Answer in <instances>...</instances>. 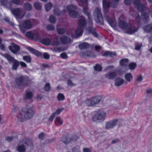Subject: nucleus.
<instances>
[{
  "label": "nucleus",
  "instance_id": "obj_31",
  "mask_svg": "<svg viewBox=\"0 0 152 152\" xmlns=\"http://www.w3.org/2000/svg\"><path fill=\"white\" fill-rule=\"evenodd\" d=\"M13 61H12L11 62L13 63L12 66V69L13 70H16L17 69L18 66L19 65V63L15 59Z\"/></svg>",
  "mask_w": 152,
  "mask_h": 152
},
{
  "label": "nucleus",
  "instance_id": "obj_17",
  "mask_svg": "<svg viewBox=\"0 0 152 152\" xmlns=\"http://www.w3.org/2000/svg\"><path fill=\"white\" fill-rule=\"evenodd\" d=\"M11 45L9 46L10 50L14 54H16L20 50V47L14 43H12Z\"/></svg>",
  "mask_w": 152,
  "mask_h": 152
},
{
  "label": "nucleus",
  "instance_id": "obj_21",
  "mask_svg": "<svg viewBox=\"0 0 152 152\" xmlns=\"http://www.w3.org/2000/svg\"><path fill=\"white\" fill-rule=\"evenodd\" d=\"M128 64L129 60L127 58L122 59L120 61V64L123 67H127Z\"/></svg>",
  "mask_w": 152,
  "mask_h": 152
},
{
  "label": "nucleus",
  "instance_id": "obj_60",
  "mask_svg": "<svg viewBox=\"0 0 152 152\" xmlns=\"http://www.w3.org/2000/svg\"><path fill=\"white\" fill-rule=\"evenodd\" d=\"M5 46L3 44H1L0 45V49L2 51H4L5 50Z\"/></svg>",
  "mask_w": 152,
  "mask_h": 152
},
{
  "label": "nucleus",
  "instance_id": "obj_49",
  "mask_svg": "<svg viewBox=\"0 0 152 152\" xmlns=\"http://www.w3.org/2000/svg\"><path fill=\"white\" fill-rule=\"evenodd\" d=\"M47 28L49 31H52L55 29L54 26L52 25H49L47 26Z\"/></svg>",
  "mask_w": 152,
  "mask_h": 152
},
{
  "label": "nucleus",
  "instance_id": "obj_15",
  "mask_svg": "<svg viewBox=\"0 0 152 152\" xmlns=\"http://www.w3.org/2000/svg\"><path fill=\"white\" fill-rule=\"evenodd\" d=\"M133 3L139 11L142 12L145 10L146 8L145 5L141 4L140 0H133Z\"/></svg>",
  "mask_w": 152,
  "mask_h": 152
},
{
  "label": "nucleus",
  "instance_id": "obj_43",
  "mask_svg": "<svg viewBox=\"0 0 152 152\" xmlns=\"http://www.w3.org/2000/svg\"><path fill=\"white\" fill-rule=\"evenodd\" d=\"M136 65V63H132L129 64V66L130 69L132 70L135 69Z\"/></svg>",
  "mask_w": 152,
  "mask_h": 152
},
{
  "label": "nucleus",
  "instance_id": "obj_44",
  "mask_svg": "<svg viewBox=\"0 0 152 152\" xmlns=\"http://www.w3.org/2000/svg\"><path fill=\"white\" fill-rule=\"evenodd\" d=\"M102 67L99 64H97L94 67L95 70L98 71H100L102 69Z\"/></svg>",
  "mask_w": 152,
  "mask_h": 152
},
{
  "label": "nucleus",
  "instance_id": "obj_4",
  "mask_svg": "<svg viewBox=\"0 0 152 152\" xmlns=\"http://www.w3.org/2000/svg\"><path fill=\"white\" fill-rule=\"evenodd\" d=\"M78 25L79 27L77 28L75 31V34L77 37L82 35L83 32L82 28L86 26V20L84 17L81 16V18L78 22Z\"/></svg>",
  "mask_w": 152,
  "mask_h": 152
},
{
  "label": "nucleus",
  "instance_id": "obj_32",
  "mask_svg": "<svg viewBox=\"0 0 152 152\" xmlns=\"http://www.w3.org/2000/svg\"><path fill=\"white\" fill-rule=\"evenodd\" d=\"M142 19L144 20L148 21L149 19V14L148 13H144L142 15Z\"/></svg>",
  "mask_w": 152,
  "mask_h": 152
},
{
  "label": "nucleus",
  "instance_id": "obj_8",
  "mask_svg": "<svg viewBox=\"0 0 152 152\" xmlns=\"http://www.w3.org/2000/svg\"><path fill=\"white\" fill-rule=\"evenodd\" d=\"M119 0H111V2L110 4L109 0H103L102 4L104 12L106 13L107 12L110 5L113 8H115L117 6Z\"/></svg>",
  "mask_w": 152,
  "mask_h": 152
},
{
  "label": "nucleus",
  "instance_id": "obj_13",
  "mask_svg": "<svg viewBox=\"0 0 152 152\" xmlns=\"http://www.w3.org/2000/svg\"><path fill=\"white\" fill-rule=\"evenodd\" d=\"M12 13L16 16V18L22 19L24 16L25 13H23L19 8L10 10Z\"/></svg>",
  "mask_w": 152,
  "mask_h": 152
},
{
  "label": "nucleus",
  "instance_id": "obj_52",
  "mask_svg": "<svg viewBox=\"0 0 152 152\" xmlns=\"http://www.w3.org/2000/svg\"><path fill=\"white\" fill-rule=\"evenodd\" d=\"M63 110V108L61 109H57L53 113V114H54V115H58Z\"/></svg>",
  "mask_w": 152,
  "mask_h": 152
},
{
  "label": "nucleus",
  "instance_id": "obj_48",
  "mask_svg": "<svg viewBox=\"0 0 152 152\" xmlns=\"http://www.w3.org/2000/svg\"><path fill=\"white\" fill-rule=\"evenodd\" d=\"M26 96L28 99H30L32 97V94L30 92L27 91L26 93Z\"/></svg>",
  "mask_w": 152,
  "mask_h": 152
},
{
  "label": "nucleus",
  "instance_id": "obj_47",
  "mask_svg": "<svg viewBox=\"0 0 152 152\" xmlns=\"http://www.w3.org/2000/svg\"><path fill=\"white\" fill-rule=\"evenodd\" d=\"M39 37V33L36 31L33 32V39H38Z\"/></svg>",
  "mask_w": 152,
  "mask_h": 152
},
{
  "label": "nucleus",
  "instance_id": "obj_28",
  "mask_svg": "<svg viewBox=\"0 0 152 152\" xmlns=\"http://www.w3.org/2000/svg\"><path fill=\"white\" fill-rule=\"evenodd\" d=\"M4 56L10 62L13 61L15 59L14 58L12 57L10 55L7 53H6L4 54Z\"/></svg>",
  "mask_w": 152,
  "mask_h": 152
},
{
  "label": "nucleus",
  "instance_id": "obj_19",
  "mask_svg": "<svg viewBox=\"0 0 152 152\" xmlns=\"http://www.w3.org/2000/svg\"><path fill=\"white\" fill-rule=\"evenodd\" d=\"M60 39L61 43L62 44H66L70 42L72 40L69 38H67L66 36L63 35L60 38Z\"/></svg>",
  "mask_w": 152,
  "mask_h": 152
},
{
  "label": "nucleus",
  "instance_id": "obj_11",
  "mask_svg": "<svg viewBox=\"0 0 152 152\" xmlns=\"http://www.w3.org/2000/svg\"><path fill=\"white\" fill-rule=\"evenodd\" d=\"M78 137L75 135L70 136H64L62 138L61 141L65 144L67 145L69 143L75 141Z\"/></svg>",
  "mask_w": 152,
  "mask_h": 152
},
{
  "label": "nucleus",
  "instance_id": "obj_18",
  "mask_svg": "<svg viewBox=\"0 0 152 152\" xmlns=\"http://www.w3.org/2000/svg\"><path fill=\"white\" fill-rule=\"evenodd\" d=\"M27 48L28 50L30 51L32 53L34 54L37 56H41L42 55L41 53L35 49L31 48L30 47H28Z\"/></svg>",
  "mask_w": 152,
  "mask_h": 152
},
{
  "label": "nucleus",
  "instance_id": "obj_26",
  "mask_svg": "<svg viewBox=\"0 0 152 152\" xmlns=\"http://www.w3.org/2000/svg\"><path fill=\"white\" fill-rule=\"evenodd\" d=\"M90 45L86 42H84L82 43L79 45V48L80 49H83L85 48H87L89 47Z\"/></svg>",
  "mask_w": 152,
  "mask_h": 152
},
{
  "label": "nucleus",
  "instance_id": "obj_42",
  "mask_svg": "<svg viewBox=\"0 0 152 152\" xmlns=\"http://www.w3.org/2000/svg\"><path fill=\"white\" fill-rule=\"evenodd\" d=\"M34 7L35 9L38 10H40L41 9V5L38 3L36 2L34 4Z\"/></svg>",
  "mask_w": 152,
  "mask_h": 152
},
{
  "label": "nucleus",
  "instance_id": "obj_64",
  "mask_svg": "<svg viewBox=\"0 0 152 152\" xmlns=\"http://www.w3.org/2000/svg\"><path fill=\"white\" fill-rule=\"evenodd\" d=\"M83 152H91V149L88 148H85L83 149Z\"/></svg>",
  "mask_w": 152,
  "mask_h": 152
},
{
  "label": "nucleus",
  "instance_id": "obj_20",
  "mask_svg": "<svg viewBox=\"0 0 152 152\" xmlns=\"http://www.w3.org/2000/svg\"><path fill=\"white\" fill-rule=\"evenodd\" d=\"M106 16V15H105L107 21L109 24L112 27L114 26L116 24L115 19L114 18H111L108 16Z\"/></svg>",
  "mask_w": 152,
  "mask_h": 152
},
{
  "label": "nucleus",
  "instance_id": "obj_57",
  "mask_svg": "<svg viewBox=\"0 0 152 152\" xmlns=\"http://www.w3.org/2000/svg\"><path fill=\"white\" fill-rule=\"evenodd\" d=\"M44 137V134L43 133H41L39 135V138L41 140L43 139Z\"/></svg>",
  "mask_w": 152,
  "mask_h": 152
},
{
  "label": "nucleus",
  "instance_id": "obj_55",
  "mask_svg": "<svg viewBox=\"0 0 152 152\" xmlns=\"http://www.w3.org/2000/svg\"><path fill=\"white\" fill-rule=\"evenodd\" d=\"M43 56L44 58L46 59H48L50 58L49 55L47 53H44Z\"/></svg>",
  "mask_w": 152,
  "mask_h": 152
},
{
  "label": "nucleus",
  "instance_id": "obj_24",
  "mask_svg": "<svg viewBox=\"0 0 152 152\" xmlns=\"http://www.w3.org/2000/svg\"><path fill=\"white\" fill-rule=\"evenodd\" d=\"M125 78L128 82H130L133 78L132 74L130 73H128L125 74Z\"/></svg>",
  "mask_w": 152,
  "mask_h": 152
},
{
  "label": "nucleus",
  "instance_id": "obj_16",
  "mask_svg": "<svg viewBox=\"0 0 152 152\" xmlns=\"http://www.w3.org/2000/svg\"><path fill=\"white\" fill-rule=\"evenodd\" d=\"M118 122L117 119H114L107 122L106 123L105 128L107 129H111L116 125Z\"/></svg>",
  "mask_w": 152,
  "mask_h": 152
},
{
  "label": "nucleus",
  "instance_id": "obj_39",
  "mask_svg": "<svg viewBox=\"0 0 152 152\" xmlns=\"http://www.w3.org/2000/svg\"><path fill=\"white\" fill-rule=\"evenodd\" d=\"M23 59L27 63H30L31 61V58L29 56H25L23 57Z\"/></svg>",
  "mask_w": 152,
  "mask_h": 152
},
{
  "label": "nucleus",
  "instance_id": "obj_35",
  "mask_svg": "<svg viewBox=\"0 0 152 152\" xmlns=\"http://www.w3.org/2000/svg\"><path fill=\"white\" fill-rule=\"evenodd\" d=\"M24 7L25 9L27 11H29L32 9L31 6L28 3H25L24 5Z\"/></svg>",
  "mask_w": 152,
  "mask_h": 152
},
{
  "label": "nucleus",
  "instance_id": "obj_41",
  "mask_svg": "<svg viewBox=\"0 0 152 152\" xmlns=\"http://www.w3.org/2000/svg\"><path fill=\"white\" fill-rule=\"evenodd\" d=\"M52 5L50 3H48L45 5V8L46 11H48L52 7Z\"/></svg>",
  "mask_w": 152,
  "mask_h": 152
},
{
  "label": "nucleus",
  "instance_id": "obj_30",
  "mask_svg": "<svg viewBox=\"0 0 152 152\" xmlns=\"http://www.w3.org/2000/svg\"><path fill=\"white\" fill-rule=\"evenodd\" d=\"M133 17H135V20L137 23H139L140 21L141 20V18L140 15L137 12H134L133 14L132 15Z\"/></svg>",
  "mask_w": 152,
  "mask_h": 152
},
{
  "label": "nucleus",
  "instance_id": "obj_23",
  "mask_svg": "<svg viewBox=\"0 0 152 152\" xmlns=\"http://www.w3.org/2000/svg\"><path fill=\"white\" fill-rule=\"evenodd\" d=\"M80 55L85 57H91L94 56L93 53L89 51L82 52L80 53Z\"/></svg>",
  "mask_w": 152,
  "mask_h": 152
},
{
  "label": "nucleus",
  "instance_id": "obj_54",
  "mask_svg": "<svg viewBox=\"0 0 152 152\" xmlns=\"http://www.w3.org/2000/svg\"><path fill=\"white\" fill-rule=\"evenodd\" d=\"M55 117V115H54V114L53 113L49 117L48 119V121H52L53 119Z\"/></svg>",
  "mask_w": 152,
  "mask_h": 152
},
{
  "label": "nucleus",
  "instance_id": "obj_12",
  "mask_svg": "<svg viewBox=\"0 0 152 152\" xmlns=\"http://www.w3.org/2000/svg\"><path fill=\"white\" fill-rule=\"evenodd\" d=\"M76 9V7L72 4L69 5L67 7L69 15L73 18H76L77 15V13L74 11Z\"/></svg>",
  "mask_w": 152,
  "mask_h": 152
},
{
  "label": "nucleus",
  "instance_id": "obj_1",
  "mask_svg": "<svg viewBox=\"0 0 152 152\" xmlns=\"http://www.w3.org/2000/svg\"><path fill=\"white\" fill-rule=\"evenodd\" d=\"M77 1H79L78 4H80V2L82 3V4L80 5L83 7V12L86 15L88 16L89 26L86 28L87 31L89 33H91L95 37H98V34L96 32V29L92 27V19L91 16L90 15L89 12L87 11L88 10L87 0H77Z\"/></svg>",
  "mask_w": 152,
  "mask_h": 152
},
{
  "label": "nucleus",
  "instance_id": "obj_3",
  "mask_svg": "<svg viewBox=\"0 0 152 152\" xmlns=\"http://www.w3.org/2000/svg\"><path fill=\"white\" fill-rule=\"evenodd\" d=\"M119 26L125 32L129 34H132L138 31V28H135L133 25H129L125 21L120 20L118 22Z\"/></svg>",
  "mask_w": 152,
  "mask_h": 152
},
{
  "label": "nucleus",
  "instance_id": "obj_36",
  "mask_svg": "<svg viewBox=\"0 0 152 152\" xmlns=\"http://www.w3.org/2000/svg\"><path fill=\"white\" fill-rule=\"evenodd\" d=\"M56 20V19L55 17L53 15H51L50 16L49 19V21L50 23H54Z\"/></svg>",
  "mask_w": 152,
  "mask_h": 152
},
{
  "label": "nucleus",
  "instance_id": "obj_10",
  "mask_svg": "<svg viewBox=\"0 0 152 152\" xmlns=\"http://www.w3.org/2000/svg\"><path fill=\"white\" fill-rule=\"evenodd\" d=\"M94 20L96 22L99 24H103V20L101 13L100 9L99 7L96 8L94 13Z\"/></svg>",
  "mask_w": 152,
  "mask_h": 152
},
{
  "label": "nucleus",
  "instance_id": "obj_2",
  "mask_svg": "<svg viewBox=\"0 0 152 152\" xmlns=\"http://www.w3.org/2000/svg\"><path fill=\"white\" fill-rule=\"evenodd\" d=\"M34 113L32 108L28 105L23 107L17 116L18 121L23 122L31 118Z\"/></svg>",
  "mask_w": 152,
  "mask_h": 152
},
{
  "label": "nucleus",
  "instance_id": "obj_50",
  "mask_svg": "<svg viewBox=\"0 0 152 152\" xmlns=\"http://www.w3.org/2000/svg\"><path fill=\"white\" fill-rule=\"evenodd\" d=\"M56 121L60 125H61L63 124L62 121L59 117H57L56 118Z\"/></svg>",
  "mask_w": 152,
  "mask_h": 152
},
{
  "label": "nucleus",
  "instance_id": "obj_63",
  "mask_svg": "<svg viewBox=\"0 0 152 152\" xmlns=\"http://www.w3.org/2000/svg\"><path fill=\"white\" fill-rule=\"evenodd\" d=\"M72 151L73 152H80L79 151L76 147L73 148L72 149Z\"/></svg>",
  "mask_w": 152,
  "mask_h": 152
},
{
  "label": "nucleus",
  "instance_id": "obj_25",
  "mask_svg": "<svg viewBox=\"0 0 152 152\" xmlns=\"http://www.w3.org/2000/svg\"><path fill=\"white\" fill-rule=\"evenodd\" d=\"M123 80L120 78H117L115 80V85L116 86H121L123 83Z\"/></svg>",
  "mask_w": 152,
  "mask_h": 152
},
{
  "label": "nucleus",
  "instance_id": "obj_40",
  "mask_svg": "<svg viewBox=\"0 0 152 152\" xmlns=\"http://www.w3.org/2000/svg\"><path fill=\"white\" fill-rule=\"evenodd\" d=\"M26 36L28 38L33 39V32L31 31H28L26 34Z\"/></svg>",
  "mask_w": 152,
  "mask_h": 152
},
{
  "label": "nucleus",
  "instance_id": "obj_27",
  "mask_svg": "<svg viewBox=\"0 0 152 152\" xmlns=\"http://www.w3.org/2000/svg\"><path fill=\"white\" fill-rule=\"evenodd\" d=\"M59 44L58 37L57 36H56L53 40L52 42L51 43V45L52 46H58Z\"/></svg>",
  "mask_w": 152,
  "mask_h": 152
},
{
  "label": "nucleus",
  "instance_id": "obj_59",
  "mask_svg": "<svg viewBox=\"0 0 152 152\" xmlns=\"http://www.w3.org/2000/svg\"><path fill=\"white\" fill-rule=\"evenodd\" d=\"M13 137L12 136H8L6 138V140L9 142L11 141Z\"/></svg>",
  "mask_w": 152,
  "mask_h": 152
},
{
  "label": "nucleus",
  "instance_id": "obj_61",
  "mask_svg": "<svg viewBox=\"0 0 152 152\" xmlns=\"http://www.w3.org/2000/svg\"><path fill=\"white\" fill-rule=\"evenodd\" d=\"M6 0H1L0 4L2 5H5L6 4Z\"/></svg>",
  "mask_w": 152,
  "mask_h": 152
},
{
  "label": "nucleus",
  "instance_id": "obj_22",
  "mask_svg": "<svg viewBox=\"0 0 152 152\" xmlns=\"http://www.w3.org/2000/svg\"><path fill=\"white\" fill-rule=\"evenodd\" d=\"M116 73L115 72H111L105 75V77L109 79H113L116 77Z\"/></svg>",
  "mask_w": 152,
  "mask_h": 152
},
{
  "label": "nucleus",
  "instance_id": "obj_38",
  "mask_svg": "<svg viewBox=\"0 0 152 152\" xmlns=\"http://www.w3.org/2000/svg\"><path fill=\"white\" fill-rule=\"evenodd\" d=\"M57 33L60 34H64L65 32V28H58V26H57Z\"/></svg>",
  "mask_w": 152,
  "mask_h": 152
},
{
  "label": "nucleus",
  "instance_id": "obj_37",
  "mask_svg": "<svg viewBox=\"0 0 152 152\" xmlns=\"http://www.w3.org/2000/svg\"><path fill=\"white\" fill-rule=\"evenodd\" d=\"M57 98L58 101H62L64 99L65 97L63 94L59 93L57 95Z\"/></svg>",
  "mask_w": 152,
  "mask_h": 152
},
{
  "label": "nucleus",
  "instance_id": "obj_51",
  "mask_svg": "<svg viewBox=\"0 0 152 152\" xmlns=\"http://www.w3.org/2000/svg\"><path fill=\"white\" fill-rule=\"evenodd\" d=\"M50 88V84L48 83H46L44 87L45 90L46 91H49Z\"/></svg>",
  "mask_w": 152,
  "mask_h": 152
},
{
  "label": "nucleus",
  "instance_id": "obj_58",
  "mask_svg": "<svg viewBox=\"0 0 152 152\" xmlns=\"http://www.w3.org/2000/svg\"><path fill=\"white\" fill-rule=\"evenodd\" d=\"M53 51L57 52H60L61 51L60 48H53Z\"/></svg>",
  "mask_w": 152,
  "mask_h": 152
},
{
  "label": "nucleus",
  "instance_id": "obj_56",
  "mask_svg": "<svg viewBox=\"0 0 152 152\" xmlns=\"http://www.w3.org/2000/svg\"><path fill=\"white\" fill-rule=\"evenodd\" d=\"M132 1V0H125L124 3L126 5H129Z\"/></svg>",
  "mask_w": 152,
  "mask_h": 152
},
{
  "label": "nucleus",
  "instance_id": "obj_5",
  "mask_svg": "<svg viewBox=\"0 0 152 152\" xmlns=\"http://www.w3.org/2000/svg\"><path fill=\"white\" fill-rule=\"evenodd\" d=\"M102 98L100 96L92 97L87 99L84 101L87 106H93L98 104L102 100Z\"/></svg>",
  "mask_w": 152,
  "mask_h": 152
},
{
  "label": "nucleus",
  "instance_id": "obj_45",
  "mask_svg": "<svg viewBox=\"0 0 152 152\" xmlns=\"http://www.w3.org/2000/svg\"><path fill=\"white\" fill-rule=\"evenodd\" d=\"M143 79L142 75L141 74L137 75L136 76V80L138 82H140L142 81Z\"/></svg>",
  "mask_w": 152,
  "mask_h": 152
},
{
  "label": "nucleus",
  "instance_id": "obj_14",
  "mask_svg": "<svg viewBox=\"0 0 152 152\" xmlns=\"http://www.w3.org/2000/svg\"><path fill=\"white\" fill-rule=\"evenodd\" d=\"M31 144V142L30 140H27L26 142L23 144L20 143L17 147V150L19 152H24L27 145H29Z\"/></svg>",
  "mask_w": 152,
  "mask_h": 152
},
{
  "label": "nucleus",
  "instance_id": "obj_6",
  "mask_svg": "<svg viewBox=\"0 0 152 152\" xmlns=\"http://www.w3.org/2000/svg\"><path fill=\"white\" fill-rule=\"evenodd\" d=\"M15 82L16 87L20 88L26 86L30 82L23 76H20L17 77Z\"/></svg>",
  "mask_w": 152,
  "mask_h": 152
},
{
  "label": "nucleus",
  "instance_id": "obj_29",
  "mask_svg": "<svg viewBox=\"0 0 152 152\" xmlns=\"http://www.w3.org/2000/svg\"><path fill=\"white\" fill-rule=\"evenodd\" d=\"M144 30L147 33H149L152 31V25H147L144 28Z\"/></svg>",
  "mask_w": 152,
  "mask_h": 152
},
{
  "label": "nucleus",
  "instance_id": "obj_34",
  "mask_svg": "<svg viewBox=\"0 0 152 152\" xmlns=\"http://www.w3.org/2000/svg\"><path fill=\"white\" fill-rule=\"evenodd\" d=\"M42 43L45 45H51V41L48 38H45L42 41Z\"/></svg>",
  "mask_w": 152,
  "mask_h": 152
},
{
  "label": "nucleus",
  "instance_id": "obj_62",
  "mask_svg": "<svg viewBox=\"0 0 152 152\" xmlns=\"http://www.w3.org/2000/svg\"><path fill=\"white\" fill-rule=\"evenodd\" d=\"M20 64L21 66L24 67H27V65L26 64L22 61H21L20 62Z\"/></svg>",
  "mask_w": 152,
  "mask_h": 152
},
{
  "label": "nucleus",
  "instance_id": "obj_33",
  "mask_svg": "<svg viewBox=\"0 0 152 152\" xmlns=\"http://www.w3.org/2000/svg\"><path fill=\"white\" fill-rule=\"evenodd\" d=\"M66 11L64 10L63 12H60L58 9H55L54 10V13L57 15H59L66 12Z\"/></svg>",
  "mask_w": 152,
  "mask_h": 152
},
{
  "label": "nucleus",
  "instance_id": "obj_7",
  "mask_svg": "<svg viewBox=\"0 0 152 152\" xmlns=\"http://www.w3.org/2000/svg\"><path fill=\"white\" fill-rule=\"evenodd\" d=\"M106 113L104 111L99 110L95 112L92 118V120L96 122H100L103 121L105 118Z\"/></svg>",
  "mask_w": 152,
  "mask_h": 152
},
{
  "label": "nucleus",
  "instance_id": "obj_53",
  "mask_svg": "<svg viewBox=\"0 0 152 152\" xmlns=\"http://www.w3.org/2000/svg\"><path fill=\"white\" fill-rule=\"evenodd\" d=\"M61 57L63 59H66L67 58V56L66 53H64L60 54Z\"/></svg>",
  "mask_w": 152,
  "mask_h": 152
},
{
  "label": "nucleus",
  "instance_id": "obj_46",
  "mask_svg": "<svg viewBox=\"0 0 152 152\" xmlns=\"http://www.w3.org/2000/svg\"><path fill=\"white\" fill-rule=\"evenodd\" d=\"M135 49L137 50H139L142 46L141 43H136L135 44Z\"/></svg>",
  "mask_w": 152,
  "mask_h": 152
},
{
  "label": "nucleus",
  "instance_id": "obj_9",
  "mask_svg": "<svg viewBox=\"0 0 152 152\" xmlns=\"http://www.w3.org/2000/svg\"><path fill=\"white\" fill-rule=\"evenodd\" d=\"M33 20L31 19H27L24 20L23 22L22 26L19 25L21 32L23 33H25L26 29H29L31 28L33 26Z\"/></svg>",
  "mask_w": 152,
  "mask_h": 152
}]
</instances>
